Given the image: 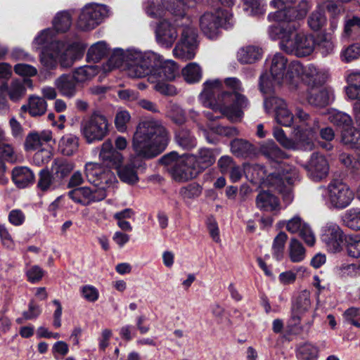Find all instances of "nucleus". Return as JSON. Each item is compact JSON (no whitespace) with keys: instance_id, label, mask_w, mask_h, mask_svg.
<instances>
[{"instance_id":"nucleus-1","label":"nucleus","mask_w":360,"mask_h":360,"mask_svg":"<svg viewBox=\"0 0 360 360\" xmlns=\"http://www.w3.org/2000/svg\"><path fill=\"white\" fill-rule=\"evenodd\" d=\"M169 137L166 128L159 120L149 119L139 122L132 138V148L136 156L129 158L130 165L120 168L124 157L113 148L110 140L103 143L99 158L103 162L117 169L120 179L128 184H134L139 180L135 167L140 165L136 158L150 159L158 156L167 147Z\"/></svg>"},{"instance_id":"nucleus-2","label":"nucleus","mask_w":360,"mask_h":360,"mask_svg":"<svg viewBox=\"0 0 360 360\" xmlns=\"http://www.w3.org/2000/svg\"><path fill=\"white\" fill-rule=\"evenodd\" d=\"M119 68L131 78L148 77L153 89L165 96L177 94L176 89L167 82L174 80L179 74V68L172 60L161 63L160 56L153 51L142 52L136 48L126 50L115 49L108 60L105 70Z\"/></svg>"},{"instance_id":"nucleus-3","label":"nucleus","mask_w":360,"mask_h":360,"mask_svg":"<svg viewBox=\"0 0 360 360\" xmlns=\"http://www.w3.org/2000/svg\"><path fill=\"white\" fill-rule=\"evenodd\" d=\"M54 31L50 28L41 31L34 39V49H43L40 60L49 69L59 63L63 68H70L84 55L86 46L79 40L53 41Z\"/></svg>"},{"instance_id":"nucleus-4","label":"nucleus","mask_w":360,"mask_h":360,"mask_svg":"<svg viewBox=\"0 0 360 360\" xmlns=\"http://www.w3.org/2000/svg\"><path fill=\"white\" fill-rule=\"evenodd\" d=\"M243 172L246 178L254 184H261L277 190L283 194V200L289 204L293 200L291 186L299 180L297 170L290 165H279L278 167L266 175V170L259 165L245 164Z\"/></svg>"},{"instance_id":"nucleus-5","label":"nucleus","mask_w":360,"mask_h":360,"mask_svg":"<svg viewBox=\"0 0 360 360\" xmlns=\"http://www.w3.org/2000/svg\"><path fill=\"white\" fill-rule=\"evenodd\" d=\"M298 28L295 22H281L269 26L268 33L271 39L280 40V47L286 53L298 57L309 56L316 49L315 38Z\"/></svg>"},{"instance_id":"nucleus-6","label":"nucleus","mask_w":360,"mask_h":360,"mask_svg":"<svg viewBox=\"0 0 360 360\" xmlns=\"http://www.w3.org/2000/svg\"><path fill=\"white\" fill-rule=\"evenodd\" d=\"M227 88L232 92L222 91L221 98L222 103L219 105V110L232 122L240 121L243 117V110L247 109L249 101L247 97L240 94L243 88L240 81L236 77H229L224 80Z\"/></svg>"},{"instance_id":"nucleus-7","label":"nucleus","mask_w":360,"mask_h":360,"mask_svg":"<svg viewBox=\"0 0 360 360\" xmlns=\"http://www.w3.org/2000/svg\"><path fill=\"white\" fill-rule=\"evenodd\" d=\"M267 66L270 75L263 74L260 77L259 87L264 94L270 92L272 89L278 85L286 84L290 88L292 83L290 74L291 63L288 64V59L281 53H276L267 60Z\"/></svg>"},{"instance_id":"nucleus-8","label":"nucleus","mask_w":360,"mask_h":360,"mask_svg":"<svg viewBox=\"0 0 360 360\" xmlns=\"http://www.w3.org/2000/svg\"><path fill=\"white\" fill-rule=\"evenodd\" d=\"M162 161L169 167L173 179L177 181H186L195 178L198 173L193 154L179 156L176 153L165 155Z\"/></svg>"},{"instance_id":"nucleus-9","label":"nucleus","mask_w":360,"mask_h":360,"mask_svg":"<svg viewBox=\"0 0 360 360\" xmlns=\"http://www.w3.org/2000/svg\"><path fill=\"white\" fill-rule=\"evenodd\" d=\"M290 74H292L290 80L293 82L292 89L297 88L302 80L309 86L315 87L323 84L328 77V72L323 68L309 64L303 66L299 61L291 62Z\"/></svg>"},{"instance_id":"nucleus-10","label":"nucleus","mask_w":360,"mask_h":360,"mask_svg":"<svg viewBox=\"0 0 360 360\" xmlns=\"http://www.w3.org/2000/svg\"><path fill=\"white\" fill-rule=\"evenodd\" d=\"M322 196L328 207L342 210L351 204L354 199V193L342 180L333 179L323 188Z\"/></svg>"},{"instance_id":"nucleus-11","label":"nucleus","mask_w":360,"mask_h":360,"mask_svg":"<svg viewBox=\"0 0 360 360\" xmlns=\"http://www.w3.org/2000/svg\"><path fill=\"white\" fill-rule=\"evenodd\" d=\"M296 118L300 124L293 131L298 143L302 150H311L314 147V141L320 128L319 121L310 116L300 108L296 109Z\"/></svg>"},{"instance_id":"nucleus-12","label":"nucleus","mask_w":360,"mask_h":360,"mask_svg":"<svg viewBox=\"0 0 360 360\" xmlns=\"http://www.w3.org/2000/svg\"><path fill=\"white\" fill-rule=\"evenodd\" d=\"M296 118L300 124L293 131L298 143L302 150H311L314 147V141L320 128L319 121L310 116L300 108L296 109Z\"/></svg>"},{"instance_id":"nucleus-13","label":"nucleus","mask_w":360,"mask_h":360,"mask_svg":"<svg viewBox=\"0 0 360 360\" xmlns=\"http://www.w3.org/2000/svg\"><path fill=\"white\" fill-rule=\"evenodd\" d=\"M108 119L99 113H93L84 119L80 124V133L89 144L104 139L109 133Z\"/></svg>"},{"instance_id":"nucleus-14","label":"nucleus","mask_w":360,"mask_h":360,"mask_svg":"<svg viewBox=\"0 0 360 360\" xmlns=\"http://www.w3.org/2000/svg\"><path fill=\"white\" fill-rule=\"evenodd\" d=\"M295 0H273L271 4L278 8V11L271 13L268 18L271 20L281 22L291 21L293 19L304 18L310 8L309 2L306 0L301 1L296 7L292 4Z\"/></svg>"},{"instance_id":"nucleus-15","label":"nucleus","mask_w":360,"mask_h":360,"mask_svg":"<svg viewBox=\"0 0 360 360\" xmlns=\"http://www.w3.org/2000/svg\"><path fill=\"white\" fill-rule=\"evenodd\" d=\"M232 14L227 9H217L214 12L204 13L200 20V25L203 33L210 39L215 38L219 27L230 28L233 25Z\"/></svg>"},{"instance_id":"nucleus-16","label":"nucleus","mask_w":360,"mask_h":360,"mask_svg":"<svg viewBox=\"0 0 360 360\" xmlns=\"http://www.w3.org/2000/svg\"><path fill=\"white\" fill-rule=\"evenodd\" d=\"M144 8L147 15L153 18H170L171 15L173 18L184 19L186 5L182 0H169L162 3L147 0Z\"/></svg>"},{"instance_id":"nucleus-17","label":"nucleus","mask_w":360,"mask_h":360,"mask_svg":"<svg viewBox=\"0 0 360 360\" xmlns=\"http://www.w3.org/2000/svg\"><path fill=\"white\" fill-rule=\"evenodd\" d=\"M110 14V11L105 5L86 4L80 11L77 25L82 30H91L99 25Z\"/></svg>"},{"instance_id":"nucleus-18","label":"nucleus","mask_w":360,"mask_h":360,"mask_svg":"<svg viewBox=\"0 0 360 360\" xmlns=\"http://www.w3.org/2000/svg\"><path fill=\"white\" fill-rule=\"evenodd\" d=\"M13 75L12 66L6 63H0V79H9ZM26 84L28 87L32 88V82L30 79H24L23 82L18 79H13L8 85L7 82H3L0 85V92L7 91L11 100L13 101H19L25 94Z\"/></svg>"},{"instance_id":"nucleus-19","label":"nucleus","mask_w":360,"mask_h":360,"mask_svg":"<svg viewBox=\"0 0 360 360\" xmlns=\"http://www.w3.org/2000/svg\"><path fill=\"white\" fill-rule=\"evenodd\" d=\"M179 20L187 21V19L172 17L163 18L157 23L155 33L158 44L165 48L172 47L178 36L177 27L183 25L179 24Z\"/></svg>"},{"instance_id":"nucleus-20","label":"nucleus","mask_w":360,"mask_h":360,"mask_svg":"<svg viewBox=\"0 0 360 360\" xmlns=\"http://www.w3.org/2000/svg\"><path fill=\"white\" fill-rule=\"evenodd\" d=\"M85 173L91 184H94L97 189H103L105 191L117 181L112 172L98 163H86Z\"/></svg>"},{"instance_id":"nucleus-21","label":"nucleus","mask_w":360,"mask_h":360,"mask_svg":"<svg viewBox=\"0 0 360 360\" xmlns=\"http://www.w3.org/2000/svg\"><path fill=\"white\" fill-rule=\"evenodd\" d=\"M197 49V32L191 27H183L180 41L173 50L174 56L184 60L193 59Z\"/></svg>"},{"instance_id":"nucleus-22","label":"nucleus","mask_w":360,"mask_h":360,"mask_svg":"<svg viewBox=\"0 0 360 360\" xmlns=\"http://www.w3.org/2000/svg\"><path fill=\"white\" fill-rule=\"evenodd\" d=\"M267 113H273L276 122L284 127H290L293 122L294 116L288 109L286 102L281 98L271 96L264 103Z\"/></svg>"},{"instance_id":"nucleus-23","label":"nucleus","mask_w":360,"mask_h":360,"mask_svg":"<svg viewBox=\"0 0 360 360\" xmlns=\"http://www.w3.org/2000/svg\"><path fill=\"white\" fill-rule=\"evenodd\" d=\"M302 167L306 170L307 176L316 182L325 179L330 170L328 160L324 155L319 153H313Z\"/></svg>"},{"instance_id":"nucleus-24","label":"nucleus","mask_w":360,"mask_h":360,"mask_svg":"<svg viewBox=\"0 0 360 360\" xmlns=\"http://www.w3.org/2000/svg\"><path fill=\"white\" fill-rule=\"evenodd\" d=\"M321 239L328 251L337 252L342 248L343 232L336 223L328 221L321 227Z\"/></svg>"},{"instance_id":"nucleus-25","label":"nucleus","mask_w":360,"mask_h":360,"mask_svg":"<svg viewBox=\"0 0 360 360\" xmlns=\"http://www.w3.org/2000/svg\"><path fill=\"white\" fill-rule=\"evenodd\" d=\"M222 83L219 79L207 80L203 84V89L200 95V99L203 105L212 108L214 111L219 110L221 102V94L215 99V94L221 91Z\"/></svg>"},{"instance_id":"nucleus-26","label":"nucleus","mask_w":360,"mask_h":360,"mask_svg":"<svg viewBox=\"0 0 360 360\" xmlns=\"http://www.w3.org/2000/svg\"><path fill=\"white\" fill-rule=\"evenodd\" d=\"M68 195L75 202L86 205L103 200L107 194L103 189L85 186L73 189L69 192Z\"/></svg>"},{"instance_id":"nucleus-27","label":"nucleus","mask_w":360,"mask_h":360,"mask_svg":"<svg viewBox=\"0 0 360 360\" xmlns=\"http://www.w3.org/2000/svg\"><path fill=\"white\" fill-rule=\"evenodd\" d=\"M282 224H285L286 229L292 233H299L305 243L309 246L314 245L316 238L311 229L302 218L296 215L288 221H283Z\"/></svg>"},{"instance_id":"nucleus-28","label":"nucleus","mask_w":360,"mask_h":360,"mask_svg":"<svg viewBox=\"0 0 360 360\" xmlns=\"http://www.w3.org/2000/svg\"><path fill=\"white\" fill-rule=\"evenodd\" d=\"M311 306L310 293L307 290L302 291L296 297L292 307L290 321L296 326L300 323L302 315L309 310Z\"/></svg>"},{"instance_id":"nucleus-29","label":"nucleus","mask_w":360,"mask_h":360,"mask_svg":"<svg viewBox=\"0 0 360 360\" xmlns=\"http://www.w3.org/2000/svg\"><path fill=\"white\" fill-rule=\"evenodd\" d=\"M52 140V132L44 130L41 132H32L27 135L25 141V148L27 150H40L43 148H50L49 143Z\"/></svg>"},{"instance_id":"nucleus-30","label":"nucleus","mask_w":360,"mask_h":360,"mask_svg":"<svg viewBox=\"0 0 360 360\" xmlns=\"http://www.w3.org/2000/svg\"><path fill=\"white\" fill-rule=\"evenodd\" d=\"M34 172L27 167H16L12 170V181L19 188H24L34 182Z\"/></svg>"},{"instance_id":"nucleus-31","label":"nucleus","mask_w":360,"mask_h":360,"mask_svg":"<svg viewBox=\"0 0 360 360\" xmlns=\"http://www.w3.org/2000/svg\"><path fill=\"white\" fill-rule=\"evenodd\" d=\"M257 208L264 212H279L281 205L278 199L269 191L260 192L256 198Z\"/></svg>"},{"instance_id":"nucleus-32","label":"nucleus","mask_w":360,"mask_h":360,"mask_svg":"<svg viewBox=\"0 0 360 360\" xmlns=\"http://www.w3.org/2000/svg\"><path fill=\"white\" fill-rule=\"evenodd\" d=\"M77 80L72 75H63L55 81V85L61 95L73 97L77 91Z\"/></svg>"},{"instance_id":"nucleus-33","label":"nucleus","mask_w":360,"mask_h":360,"mask_svg":"<svg viewBox=\"0 0 360 360\" xmlns=\"http://www.w3.org/2000/svg\"><path fill=\"white\" fill-rule=\"evenodd\" d=\"M349 86L345 92L351 100H357L356 108H360V70L352 71L347 76Z\"/></svg>"},{"instance_id":"nucleus-34","label":"nucleus","mask_w":360,"mask_h":360,"mask_svg":"<svg viewBox=\"0 0 360 360\" xmlns=\"http://www.w3.org/2000/svg\"><path fill=\"white\" fill-rule=\"evenodd\" d=\"M315 41L317 51L323 56H328L335 52V37H332L330 34L320 33L316 36Z\"/></svg>"},{"instance_id":"nucleus-35","label":"nucleus","mask_w":360,"mask_h":360,"mask_svg":"<svg viewBox=\"0 0 360 360\" xmlns=\"http://www.w3.org/2000/svg\"><path fill=\"white\" fill-rule=\"evenodd\" d=\"M74 168V165L63 158H56L53 160L50 172L60 183L69 175Z\"/></svg>"},{"instance_id":"nucleus-36","label":"nucleus","mask_w":360,"mask_h":360,"mask_svg":"<svg viewBox=\"0 0 360 360\" xmlns=\"http://www.w3.org/2000/svg\"><path fill=\"white\" fill-rule=\"evenodd\" d=\"M60 183L48 168H44L39 172L37 188L43 192L54 190Z\"/></svg>"},{"instance_id":"nucleus-37","label":"nucleus","mask_w":360,"mask_h":360,"mask_svg":"<svg viewBox=\"0 0 360 360\" xmlns=\"http://www.w3.org/2000/svg\"><path fill=\"white\" fill-rule=\"evenodd\" d=\"M217 154L211 149L207 148H202L199 149L198 154L194 155L195 160V165L200 172L212 165H213L216 160Z\"/></svg>"},{"instance_id":"nucleus-38","label":"nucleus","mask_w":360,"mask_h":360,"mask_svg":"<svg viewBox=\"0 0 360 360\" xmlns=\"http://www.w3.org/2000/svg\"><path fill=\"white\" fill-rule=\"evenodd\" d=\"M333 100V91L328 88H323L317 92L311 93L308 96L309 103L320 107L329 105Z\"/></svg>"},{"instance_id":"nucleus-39","label":"nucleus","mask_w":360,"mask_h":360,"mask_svg":"<svg viewBox=\"0 0 360 360\" xmlns=\"http://www.w3.org/2000/svg\"><path fill=\"white\" fill-rule=\"evenodd\" d=\"M79 148V138L76 135L67 134L59 141L58 148L60 153L70 156L76 153Z\"/></svg>"},{"instance_id":"nucleus-40","label":"nucleus","mask_w":360,"mask_h":360,"mask_svg":"<svg viewBox=\"0 0 360 360\" xmlns=\"http://www.w3.org/2000/svg\"><path fill=\"white\" fill-rule=\"evenodd\" d=\"M262 51L259 47L247 46L238 51V59L241 63H253L262 58Z\"/></svg>"},{"instance_id":"nucleus-41","label":"nucleus","mask_w":360,"mask_h":360,"mask_svg":"<svg viewBox=\"0 0 360 360\" xmlns=\"http://www.w3.org/2000/svg\"><path fill=\"white\" fill-rule=\"evenodd\" d=\"M181 75L188 84L198 83L202 77V70L197 63H189L181 70Z\"/></svg>"},{"instance_id":"nucleus-42","label":"nucleus","mask_w":360,"mask_h":360,"mask_svg":"<svg viewBox=\"0 0 360 360\" xmlns=\"http://www.w3.org/2000/svg\"><path fill=\"white\" fill-rule=\"evenodd\" d=\"M341 142L350 148L360 150V130L352 126L341 130Z\"/></svg>"},{"instance_id":"nucleus-43","label":"nucleus","mask_w":360,"mask_h":360,"mask_svg":"<svg viewBox=\"0 0 360 360\" xmlns=\"http://www.w3.org/2000/svg\"><path fill=\"white\" fill-rule=\"evenodd\" d=\"M260 152L266 158L277 162L285 158V153L273 141H268L261 145Z\"/></svg>"},{"instance_id":"nucleus-44","label":"nucleus","mask_w":360,"mask_h":360,"mask_svg":"<svg viewBox=\"0 0 360 360\" xmlns=\"http://www.w3.org/2000/svg\"><path fill=\"white\" fill-rule=\"evenodd\" d=\"M47 103L42 98L36 96H31L29 98L27 105H23L22 108L27 110L33 116H40L46 110Z\"/></svg>"},{"instance_id":"nucleus-45","label":"nucleus","mask_w":360,"mask_h":360,"mask_svg":"<svg viewBox=\"0 0 360 360\" xmlns=\"http://www.w3.org/2000/svg\"><path fill=\"white\" fill-rule=\"evenodd\" d=\"M328 120L342 130L348 129L353 125L352 119L348 114L335 110L329 112Z\"/></svg>"},{"instance_id":"nucleus-46","label":"nucleus","mask_w":360,"mask_h":360,"mask_svg":"<svg viewBox=\"0 0 360 360\" xmlns=\"http://www.w3.org/2000/svg\"><path fill=\"white\" fill-rule=\"evenodd\" d=\"M176 141L177 144L185 150H192L197 146L195 137L186 129H181L176 133Z\"/></svg>"},{"instance_id":"nucleus-47","label":"nucleus","mask_w":360,"mask_h":360,"mask_svg":"<svg viewBox=\"0 0 360 360\" xmlns=\"http://www.w3.org/2000/svg\"><path fill=\"white\" fill-rule=\"evenodd\" d=\"M345 245L349 257L355 259L360 258V234L346 236Z\"/></svg>"},{"instance_id":"nucleus-48","label":"nucleus","mask_w":360,"mask_h":360,"mask_svg":"<svg viewBox=\"0 0 360 360\" xmlns=\"http://www.w3.org/2000/svg\"><path fill=\"white\" fill-rule=\"evenodd\" d=\"M108 51L107 44L103 41H98L89 49L86 55L87 60L95 63L98 62L107 54Z\"/></svg>"},{"instance_id":"nucleus-49","label":"nucleus","mask_w":360,"mask_h":360,"mask_svg":"<svg viewBox=\"0 0 360 360\" xmlns=\"http://www.w3.org/2000/svg\"><path fill=\"white\" fill-rule=\"evenodd\" d=\"M288 255L292 262H301L305 257V249L296 238H292L288 245Z\"/></svg>"},{"instance_id":"nucleus-50","label":"nucleus","mask_w":360,"mask_h":360,"mask_svg":"<svg viewBox=\"0 0 360 360\" xmlns=\"http://www.w3.org/2000/svg\"><path fill=\"white\" fill-rule=\"evenodd\" d=\"M297 356L300 360H316L319 349L311 343H304L297 348Z\"/></svg>"},{"instance_id":"nucleus-51","label":"nucleus","mask_w":360,"mask_h":360,"mask_svg":"<svg viewBox=\"0 0 360 360\" xmlns=\"http://www.w3.org/2000/svg\"><path fill=\"white\" fill-rule=\"evenodd\" d=\"M72 25L70 14L67 11L58 13L53 20V26L57 32H65Z\"/></svg>"},{"instance_id":"nucleus-52","label":"nucleus","mask_w":360,"mask_h":360,"mask_svg":"<svg viewBox=\"0 0 360 360\" xmlns=\"http://www.w3.org/2000/svg\"><path fill=\"white\" fill-rule=\"evenodd\" d=\"M274 138L282 145L284 148L288 149H302L300 143H298L295 136V140L292 141L289 139L285 134L284 131L279 128L275 127L274 129ZM293 136H295L293 134Z\"/></svg>"},{"instance_id":"nucleus-53","label":"nucleus","mask_w":360,"mask_h":360,"mask_svg":"<svg viewBox=\"0 0 360 360\" xmlns=\"http://www.w3.org/2000/svg\"><path fill=\"white\" fill-rule=\"evenodd\" d=\"M360 30V16L347 15L344 19L343 37H350Z\"/></svg>"},{"instance_id":"nucleus-54","label":"nucleus","mask_w":360,"mask_h":360,"mask_svg":"<svg viewBox=\"0 0 360 360\" xmlns=\"http://www.w3.org/2000/svg\"><path fill=\"white\" fill-rule=\"evenodd\" d=\"M336 274L342 278H355L360 276V262L342 264L335 268Z\"/></svg>"},{"instance_id":"nucleus-55","label":"nucleus","mask_w":360,"mask_h":360,"mask_svg":"<svg viewBox=\"0 0 360 360\" xmlns=\"http://www.w3.org/2000/svg\"><path fill=\"white\" fill-rule=\"evenodd\" d=\"M343 221L349 228L356 231L360 230V208L347 210Z\"/></svg>"},{"instance_id":"nucleus-56","label":"nucleus","mask_w":360,"mask_h":360,"mask_svg":"<svg viewBox=\"0 0 360 360\" xmlns=\"http://www.w3.org/2000/svg\"><path fill=\"white\" fill-rule=\"evenodd\" d=\"M98 73V68L96 65H84L75 70L74 77L77 82H82L91 79Z\"/></svg>"},{"instance_id":"nucleus-57","label":"nucleus","mask_w":360,"mask_h":360,"mask_svg":"<svg viewBox=\"0 0 360 360\" xmlns=\"http://www.w3.org/2000/svg\"><path fill=\"white\" fill-rule=\"evenodd\" d=\"M288 236L285 232L281 231L274 238L272 245L273 256L281 260L283 257V252Z\"/></svg>"},{"instance_id":"nucleus-58","label":"nucleus","mask_w":360,"mask_h":360,"mask_svg":"<svg viewBox=\"0 0 360 360\" xmlns=\"http://www.w3.org/2000/svg\"><path fill=\"white\" fill-rule=\"evenodd\" d=\"M340 59L345 63H350L360 58V43L351 44L342 49Z\"/></svg>"},{"instance_id":"nucleus-59","label":"nucleus","mask_w":360,"mask_h":360,"mask_svg":"<svg viewBox=\"0 0 360 360\" xmlns=\"http://www.w3.org/2000/svg\"><path fill=\"white\" fill-rule=\"evenodd\" d=\"M231 152L237 156H243L252 150V146L243 139H234L231 143Z\"/></svg>"},{"instance_id":"nucleus-60","label":"nucleus","mask_w":360,"mask_h":360,"mask_svg":"<svg viewBox=\"0 0 360 360\" xmlns=\"http://www.w3.org/2000/svg\"><path fill=\"white\" fill-rule=\"evenodd\" d=\"M326 18L322 10L318 9L314 11L309 17L308 25L313 30H320L326 23Z\"/></svg>"},{"instance_id":"nucleus-61","label":"nucleus","mask_w":360,"mask_h":360,"mask_svg":"<svg viewBox=\"0 0 360 360\" xmlns=\"http://www.w3.org/2000/svg\"><path fill=\"white\" fill-rule=\"evenodd\" d=\"M131 120L129 112L126 110H119L115 119V127L120 132H125L127 129V124Z\"/></svg>"},{"instance_id":"nucleus-62","label":"nucleus","mask_w":360,"mask_h":360,"mask_svg":"<svg viewBox=\"0 0 360 360\" xmlns=\"http://www.w3.org/2000/svg\"><path fill=\"white\" fill-rule=\"evenodd\" d=\"M53 156L51 148H43L34 153L32 161L37 166L47 164Z\"/></svg>"},{"instance_id":"nucleus-63","label":"nucleus","mask_w":360,"mask_h":360,"mask_svg":"<svg viewBox=\"0 0 360 360\" xmlns=\"http://www.w3.org/2000/svg\"><path fill=\"white\" fill-rule=\"evenodd\" d=\"M13 71L15 73L22 77H30L35 76L37 74L36 68L31 65L24 63H19L14 65Z\"/></svg>"},{"instance_id":"nucleus-64","label":"nucleus","mask_w":360,"mask_h":360,"mask_svg":"<svg viewBox=\"0 0 360 360\" xmlns=\"http://www.w3.org/2000/svg\"><path fill=\"white\" fill-rule=\"evenodd\" d=\"M167 115L178 124H183L186 120L184 110L178 105L174 103L169 105Z\"/></svg>"}]
</instances>
